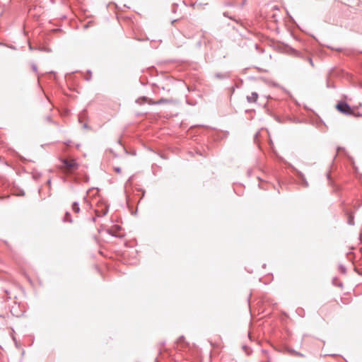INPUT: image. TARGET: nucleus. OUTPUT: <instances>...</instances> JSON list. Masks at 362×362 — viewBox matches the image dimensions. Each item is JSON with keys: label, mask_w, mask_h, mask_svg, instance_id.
Here are the masks:
<instances>
[{"label": "nucleus", "mask_w": 362, "mask_h": 362, "mask_svg": "<svg viewBox=\"0 0 362 362\" xmlns=\"http://www.w3.org/2000/svg\"><path fill=\"white\" fill-rule=\"evenodd\" d=\"M258 98V95L256 93H252L250 95L247 97L248 102L255 103L257 101Z\"/></svg>", "instance_id": "3"}, {"label": "nucleus", "mask_w": 362, "mask_h": 362, "mask_svg": "<svg viewBox=\"0 0 362 362\" xmlns=\"http://www.w3.org/2000/svg\"><path fill=\"white\" fill-rule=\"evenodd\" d=\"M336 109L342 114L344 115H353L354 110L350 107V106L344 102L338 103L336 105Z\"/></svg>", "instance_id": "2"}, {"label": "nucleus", "mask_w": 362, "mask_h": 362, "mask_svg": "<svg viewBox=\"0 0 362 362\" xmlns=\"http://www.w3.org/2000/svg\"><path fill=\"white\" fill-rule=\"evenodd\" d=\"M170 100H168V99H160L157 102H153V103H151L152 104H160V103H169Z\"/></svg>", "instance_id": "4"}, {"label": "nucleus", "mask_w": 362, "mask_h": 362, "mask_svg": "<svg viewBox=\"0 0 362 362\" xmlns=\"http://www.w3.org/2000/svg\"><path fill=\"white\" fill-rule=\"evenodd\" d=\"M115 170L117 172V173H119L120 172V170L119 168H116Z\"/></svg>", "instance_id": "6"}, {"label": "nucleus", "mask_w": 362, "mask_h": 362, "mask_svg": "<svg viewBox=\"0 0 362 362\" xmlns=\"http://www.w3.org/2000/svg\"><path fill=\"white\" fill-rule=\"evenodd\" d=\"M72 209L73 210L76 212V213H78L79 212L80 209H79V207L78 206V204L76 203H74L73 205H72Z\"/></svg>", "instance_id": "5"}, {"label": "nucleus", "mask_w": 362, "mask_h": 362, "mask_svg": "<svg viewBox=\"0 0 362 362\" xmlns=\"http://www.w3.org/2000/svg\"><path fill=\"white\" fill-rule=\"evenodd\" d=\"M267 362H269V361H267Z\"/></svg>", "instance_id": "7"}, {"label": "nucleus", "mask_w": 362, "mask_h": 362, "mask_svg": "<svg viewBox=\"0 0 362 362\" xmlns=\"http://www.w3.org/2000/svg\"><path fill=\"white\" fill-rule=\"evenodd\" d=\"M62 163V168L67 172L71 173L77 169L78 165L74 159H64Z\"/></svg>", "instance_id": "1"}]
</instances>
